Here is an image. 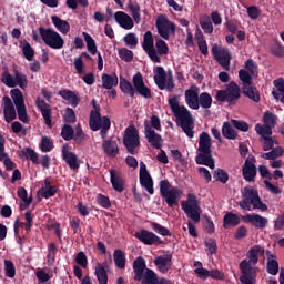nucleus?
Segmentation results:
<instances>
[{
    "label": "nucleus",
    "instance_id": "1",
    "mask_svg": "<svg viewBox=\"0 0 284 284\" xmlns=\"http://www.w3.org/2000/svg\"><path fill=\"white\" fill-rule=\"evenodd\" d=\"M197 155L195 156V163L197 165H206L211 170H214V158L212 156V138L210 133L202 132L200 134Z\"/></svg>",
    "mask_w": 284,
    "mask_h": 284
},
{
    "label": "nucleus",
    "instance_id": "2",
    "mask_svg": "<svg viewBox=\"0 0 284 284\" xmlns=\"http://www.w3.org/2000/svg\"><path fill=\"white\" fill-rule=\"evenodd\" d=\"M237 205L245 212H252V205L253 210H261V212H266L267 210V204L261 201L258 191L254 190L252 186H245L243 189L242 201L237 202Z\"/></svg>",
    "mask_w": 284,
    "mask_h": 284
},
{
    "label": "nucleus",
    "instance_id": "3",
    "mask_svg": "<svg viewBox=\"0 0 284 284\" xmlns=\"http://www.w3.org/2000/svg\"><path fill=\"white\" fill-rule=\"evenodd\" d=\"M263 254H265V247L261 245L252 246L246 253L248 260H243L240 263L241 276H256L254 265L258 264V256H263Z\"/></svg>",
    "mask_w": 284,
    "mask_h": 284
},
{
    "label": "nucleus",
    "instance_id": "4",
    "mask_svg": "<svg viewBox=\"0 0 284 284\" xmlns=\"http://www.w3.org/2000/svg\"><path fill=\"white\" fill-rule=\"evenodd\" d=\"M181 207L187 219H191L193 223H201V213L203 210H201V203L194 193H189L186 195V200L181 202Z\"/></svg>",
    "mask_w": 284,
    "mask_h": 284
},
{
    "label": "nucleus",
    "instance_id": "5",
    "mask_svg": "<svg viewBox=\"0 0 284 284\" xmlns=\"http://www.w3.org/2000/svg\"><path fill=\"white\" fill-rule=\"evenodd\" d=\"M220 103H229V105H236L241 99V87L235 81H231L224 90H219L215 95Z\"/></svg>",
    "mask_w": 284,
    "mask_h": 284
},
{
    "label": "nucleus",
    "instance_id": "6",
    "mask_svg": "<svg viewBox=\"0 0 284 284\" xmlns=\"http://www.w3.org/2000/svg\"><path fill=\"white\" fill-rule=\"evenodd\" d=\"M39 34L45 45L52 50H61L65 45V40L63 37H61L59 32L54 31L53 29L39 27Z\"/></svg>",
    "mask_w": 284,
    "mask_h": 284
},
{
    "label": "nucleus",
    "instance_id": "7",
    "mask_svg": "<svg viewBox=\"0 0 284 284\" xmlns=\"http://www.w3.org/2000/svg\"><path fill=\"white\" fill-rule=\"evenodd\" d=\"M179 125L189 139H194V116L185 105H179Z\"/></svg>",
    "mask_w": 284,
    "mask_h": 284
},
{
    "label": "nucleus",
    "instance_id": "8",
    "mask_svg": "<svg viewBox=\"0 0 284 284\" xmlns=\"http://www.w3.org/2000/svg\"><path fill=\"white\" fill-rule=\"evenodd\" d=\"M123 145L129 154H136V148L141 145V140L139 138V130L134 125L125 129L123 136Z\"/></svg>",
    "mask_w": 284,
    "mask_h": 284
},
{
    "label": "nucleus",
    "instance_id": "9",
    "mask_svg": "<svg viewBox=\"0 0 284 284\" xmlns=\"http://www.w3.org/2000/svg\"><path fill=\"white\" fill-rule=\"evenodd\" d=\"M10 97L16 105L19 121H22V123H28V110L26 109V100L23 99V92H21V90L19 89H12L10 91Z\"/></svg>",
    "mask_w": 284,
    "mask_h": 284
},
{
    "label": "nucleus",
    "instance_id": "10",
    "mask_svg": "<svg viewBox=\"0 0 284 284\" xmlns=\"http://www.w3.org/2000/svg\"><path fill=\"white\" fill-rule=\"evenodd\" d=\"M160 195L165 200L169 207H174L178 204L176 199H179V187H170V181L162 180L160 182Z\"/></svg>",
    "mask_w": 284,
    "mask_h": 284
},
{
    "label": "nucleus",
    "instance_id": "11",
    "mask_svg": "<svg viewBox=\"0 0 284 284\" xmlns=\"http://www.w3.org/2000/svg\"><path fill=\"white\" fill-rule=\"evenodd\" d=\"M142 48L151 61L161 63V57L158 55L156 49H154V36L152 34V31H146L144 33Z\"/></svg>",
    "mask_w": 284,
    "mask_h": 284
},
{
    "label": "nucleus",
    "instance_id": "12",
    "mask_svg": "<svg viewBox=\"0 0 284 284\" xmlns=\"http://www.w3.org/2000/svg\"><path fill=\"white\" fill-rule=\"evenodd\" d=\"M211 52L215 61H217L219 65H221L223 70H226V72H229L230 61H232V54L230 53V50L219 47H212Z\"/></svg>",
    "mask_w": 284,
    "mask_h": 284
},
{
    "label": "nucleus",
    "instance_id": "13",
    "mask_svg": "<svg viewBox=\"0 0 284 284\" xmlns=\"http://www.w3.org/2000/svg\"><path fill=\"white\" fill-rule=\"evenodd\" d=\"M91 105L93 110L90 113L89 125L92 132H99L101 130V121H103V118H101V105L97 103L95 99L91 101Z\"/></svg>",
    "mask_w": 284,
    "mask_h": 284
},
{
    "label": "nucleus",
    "instance_id": "14",
    "mask_svg": "<svg viewBox=\"0 0 284 284\" xmlns=\"http://www.w3.org/2000/svg\"><path fill=\"white\" fill-rule=\"evenodd\" d=\"M140 185L150 194H154V181L150 175V171H148L145 162H140Z\"/></svg>",
    "mask_w": 284,
    "mask_h": 284
},
{
    "label": "nucleus",
    "instance_id": "15",
    "mask_svg": "<svg viewBox=\"0 0 284 284\" xmlns=\"http://www.w3.org/2000/svg\"><path fill=\"white\" fill-rule=\"evenodd\" d=\"M242 221L243 223H248L255 227V230H265L270 223L267 217H263V215L258 213L242 215Z\"/></svg>",
    "mask_w": 284,
    "mask_h": 284
},
{
    "label": "nucleus",
    "instance_id": "16",
    "mask_svg": "<svg viewBox=\"0 0 284 284\" xmlns=\"http://www.w3.org/2000/svg\"><path fill=\"white\" fill-rule=\"evenodd\" d=\"M156 28L162 39H170V34L176 30V26L165 17H160L156 20Z\"/></svg>",
    "mask_w": 284,
    "mask_h": 284
},
{
    "label": "nucleus",
    "instance_id": "17",
    "mask_svg": "<svg viewBox=\"0 0 284 284\" xmlns=\"http://www.w3.org/2000/svg\"><path fill=\"white\" fill-rule=\"evenodd\" d=\"M135 239L140 241L141 243H144V245H162L163 241L159 235L154 234L153 232H150L145 229H142L139 232H135Z\"/></svg>",
    "mask_w": 284,
    "mask_h": 284
},
{
    "label": "nucleus",
    "instance_id": "18",
    "mask_svg": "<svg viewBox=\"0 0 284 284\" xmlns=\"http://www.w3.org/2000/svg\"><path fill=\"white\" fill-rule=\"evenodd\" d=\"M133 88L140 97H143L144 99H152V90L145 85L143 74H141V72L133 75Z\"/></svg>",
    "mask_w": 284,
    "mask_h": 284
},
{
    "label": "nucleus",
    "instance_id": "19",
    "mask_svg": "<svg viewBox=\"0 0 284 284\" xmlns=\"http://www.w3.org/2000/svg\"><path fill=\"white\" fill-rule=\"evenodd\" d=\"M200 92H201V89H199V87H196V85L190 87V89H187V90L184 92L185 103H186V105H187L191 110H199V97H200Z\"/></svg>",
    "mask_w": 284,
    "mask_h": 284
},
{
    "label": "nucleus",
    "instance_id": "20",
    "mask_svg": "<svg viewBox=\"0 0 284 284\" xmlns=\"http://www.w3.org/2000/svg\"><path fill=\"white\" fill-rule=\"evenodd\" d=\"M62 159L70 168V170L77 171L81 168V161L79 160V155L68 150V145H63L62 148Z\"/></svg>",
    "mask_w": 284,
    "mask_h": 284
},
{
    "label": "nucleus",
    "instance_id": "21",
    "mask_svg": "<svg viewBox=\"0 0 284 284\" xmlns=\"http://www.w3.org/2000/svg\"><path fill=\"white\" fill-rule=\"evenodd\" d=\"M36 105L38 110H40L44 123L48 128H52V106L45 102V100L41 98H37Z\"/></svg>",
    "mask_w": 284,
    "mask_h": 284
},
{
    "label": "nucleus",
    "instance_id": "22",
    "mask_svg": "<svg viewBox=\"0 0 284 284\" xmlns=\"http://www.w3.org/2000/svg\"><path fill=\"white\" fill-rule=\"evenodd\" d=\"M144 135L152 148H155V150H161L163 138L161 134L156 133L149 124L144 125Z\"/></svg>",
    "mask_w": 284,
    "mask_h": 284
},
{
    "label": "nucleus",
    "instance_id": "23",
    "mask_svg": "<svg viewBox=\"0 0 284 284\" xmlns=\"http://www.w3.org/2000/svg\"><path fill=\"white\" fill-rule=\"evenodd\" d=\"M146 264H145V258L139 256L134 262H133V272H134V281H145V274L148 273Z\"/></svg>",
    "mask_w": 284,
    "mask_h": 284
},
{
    "label": "nucleus",
    "instance_id": "24",
    "mask_svg": "<svg viewBox=\"0 0 284 284\" xmlns=\"http://www.w3.org/2000/svg\"><path fill=\"white\" fill-rule=\"evenodd\" d=\"M3 101V114H4V121L7 123H11V121H14L17 119V109H14V103H12V99L10 97L4 95L2 98Z\"/></svg>",
    "mask_w": 284,
    "mask_h": 284
},
{
    "label": "nucleus",
    "instance_id": "25",
    "mask_svg": "<svg viewBox=\"0 0 284 284\" xmlns=\"http://www.w3.org/2000/svg\"><path fill=\"white\" fill-rule=\"evenodd\" d=\"M114 19L116 23L120 24V28H123L124 30H132V28H134V20L123 11L115 12Z\"/></svg>",
    "mask_w": 284,
    "mask_h": 284
},
{
    "label": "nucleus",
    "instance_id": "26",
    "mask_svg": "<svg viewBox=\"0 0 284 284\" xmlns=\"http://www.w3.org/2000/svg\"><path fill=\"white\" fill-rule=\"evenodd\" d=\"M242 176L248 183H252L256 179V164H254L250 159H246L242 168Z\"/></svg>",
    "mask_w": 284,
    "mask_h": 284
},
{
    "label": "nucleus",
    "instance_id": "27",
    "mask_svg": "<svg viewBox=\"0 0 284 284\" xmlns=\"http://www.w3.org/2000/svg\"><path fill=\"white\" fill-rule=\"evenodd\" d=\"M154 265L158 267L159 272L162 274H168L170 272V268L172 267V256L166 255H160L154 260Z\"/></svg>",
    "mask_w": 284,
    "mask_h": 284
},
{
    "label": "nucleus",
    "instance_id": "28",
    "mask_svg": "<svg viewBox=\"0 0 284 284\" xmlns=\"http://www.w3.org/2000/svg\"><path fill=\"white\" fill-rule=\"evenodd\" d=\"M154 81L159 90H165V82L168 81V73L163 67H156L154 69Z\"/></svg>",
    "mask_w": 284,
    "mask_h": 284
},
{
    "label": "nucleus",
    "instance_id": "29",
    "mask_svg": "<svg viewBox=\"0 0 284 284\" xmlns=\"http://www.w3.org/2000/svg\"><path fill=\"white\" fill-rule=\"evenodd\" d=\"M110 179L115 192H123V190H125V181H123V178H121V175H119L114 170L110 171Z\"/></svg>",
    "mask_w": 284,
    "mask_h": 284
},
{
    "label": "nucleus",
    "instance_id": "30",
    "mask_svg": "<svg viewBox=\"0 0 284 284\" xmlns=\"http://www.w3.org/2000/svg\"><path fill=\"white\" fill-rule=\"evenodd\" d=\"M118 85H119V77L116 75V73L102 74V88H104V90H112V88H116Z\"/></svg>",
    "mask_w": 284,
    "mask_h": 284
},
{
    "label": "nucleus",
    "instance_id": "31",
    "mask_svg": "<svg viewBox=\"0 0 284 284\" xmlns=\"http://www.w3.org/2000/svg\"><path fill=\"white\" fill-rule=\"evenodd\" d=\"M103 151L111 159H114L119 154V144L114 140H105L102 143Z\"/></svg>",
    "mask_w": 284,
    "mask_h": 284
},
{
    "label": "nucleus",
    "instance_id": "32",
    "mask_svg": "<svg viewBox=\"0 0 284 284\" xmlns=\"http://www.w3.org/2000/svg\"><path fill=\"white\" fill-rule=\"evenodd\" d=\"M51 21L57 30L61 32V34H68L70 32V22L61 19L59 16H52Z\"/></svg>",
    "mask_w": 284,
    "mask_h": 284
},
{
    "label": "nucleus",
    "instance_id": "33",
    "mask_svg": "<svg viewBox=\"0 0 284 284\" xmlns=\"http://www.w3.org/2000/svg\"><path fill=\"white\" fill-rule=\"evenodd\" d=\"M59 94L64 101H68L72 108H77L79 103H81V98L79 95L74 94L71 90H61L59 91Z\"/></svg>",
    "mask_w": 284,
    "mask_h": 284
},
{
    "label": "nucleus",
    "instance_id": "34",
    "mask_svg": "<svg viewBox=\"0 0 284 284\" xmlns=\"http://www.w3.org/2000/svg\"><path fill=\"white\" fill-rule=\"evenodd\" d=\"M242 92L244 97H247V99H251L254 103H258L261 101V93L258 92V89L256 87L247 85L242 87Z\"/></svg>",
    "mask_w": 284,
    "mask_h": 284
},
{
    "label": "nucleus",
    "instance_id": "35",
    "mask_svg": "<svg viewBox=\"0 0 284 284\" xmlns=\"http://www.w3.org/2000/svg\"><path fill=\"white\" fill-rule=\"evenodd\" d=\"M241 223V217L236 213L229 212L223 217V227L227 230L229 227H236Z\"/></svg>",
    "mask_w": 284,
    "mask_h": 284
},
{
    "label": "nucleus",
    "instance_id": "36",
    "mask_svg": "<svg viewBox=\"0 0 284 284\" xmlns=\"http://www.w3.org/2000/svg\"><path fill=\"white\" fill-rule=\"evenodd\" d=\"M128 9L132 14L133 21H135V23H141V6H139V2L129 0Z\"/></svg>",
    "mask_w": 284,
    "mask_h": 284
},
{
    "label": "nucleus",
    "instance_id": "37",
    "mask_svg": "<svg viewBox=\"0 0 284 284\" xmlns=\"http://www.w3.org/2000/svg\"><path fill=\"white\" fill-rule=\"evenodd\" d=\"M142 284H159V277L156 276L153 270H146ZM160 284H172V282L161 280Z\"/></svg>",
    "mask_w": 284,
    "mask_h": 284
},
{
    "label": "nucleus",
    "instance_id": "38",
    "mask_svg": "<svg viewBox=\"0 0 284 284\" xmlns=\"http://www.w3.org/2000/svg\"><path fill=\"white\" fill-rule=\"evenodd\" d=\"M284 149L283 146H276L271 149L267 153H262V159H265L266 161H276L280 159V156H283Z\"/></svg>",
    "mask_w": 284,
    "mask_h": 284
},
{
    "label": "nucleus",
    "instance_id": "39",
    "mask_svg": "<svg viewBox=\"0 0 284 284\" xmlns=\"http://www.w3.org/2000/svg\"><path fill=\"white\" fill-rule=\"evenodd\" d=\"M113 261L119 270H125V252L121 248H116L113 253Z\"/></svg>",
    "mask_w": 284,
    "mask_h": 284
},
{
    "label": "nucleus",
    "instance_id": "40",
    "mask_svg": "<svg viewBox=\"0 0 284 284\" xmlns=\"http://www.w3.org/2000/svg\"><path fill=\"white\" fill-rule=\"evenodd\" d=\"M58 252H59V248L57 247V244L54 242H51L48 244L47 264L49 266L54 265V262L57 261Z\"/></svg>",
    "mask_w": 284,
    "mask_h": 284
},
{
    "label": "nucleus",
    "instance_id": "41",
    "mask_svg": "<svg viewBox=\"0 0 284 284\" xmlns=\"http://www.w3.org/2000/svg\"><path fill=\"white\" fill-rule=\"evenodd\" d=\"M199 109L203 108V110H210V108H212V95H210V93L207 92H202L199 95Z\"/></svg>",
    "mask_w": 284,
    "mask_h": 284
},
{
    "label": "nucleus",
    "instance_id": "42",
    "mask_svg": "<svg viewBox=\"0 0 284 284\" xmlns=\"http://www.w3.org/2000/svg\"><path fill=\"white\" fill-rule=\"evenodd\" d=\"M273 85H275L277 91H272V95L274 97V99H276L278 101V99H284V79L283 78H278L276 80L273 81Z\"/></svg>",
    "mask_w": 284,
    "mask_h": 284
},
{
    "label": "nucleus",
    "instance_id": "43",
    "mask_svg": "<svg viewBox=\"0 0 284 284\" xmlns=\"http://www.w3.org/2000/svg\"><path fill=\"white\" fill-rule=\"evenodd\" d=\"M19 156H26V159H30L34 165H39V153L34 151L32 148H27L26 151H20Z\"/></svg>",
    "mask_w": 284,
    "mask_h": 284
},
{
    "label": "nucleus",
    "instance_id": "44",
    "mask_svg": "<svg viewBox=\"0 0 284 284\" xmlns=\"http://www.w3.org/2000/svg\"><path fill=\"white\" fill-rule=\"evenodd\" d=\"M222 134L225 139L234 140L236 136H239V133H236V130L232 128V124L230 122H224L222 126Z\"/></svg>",
    "mask_w": 284,
    "mask_h": 284
},
{
    "label": "nucleus",
    "instance_id": "45",
    "mask_svg": "<svg viewBox=\"0 0 284 284\" xmlns=\"http://www.w3.org/2000/svg\"><path fill=\"white\" fill-rule=\"evenodd\" d=\"M73 141L77 145H83L84 141H88V134L83 132L81 124H77L75 132L73 133Z\"/></svg>",
    "mask_w": 284,
    "mask_h": 284
},
{
    "label": "nucleus",
    "instance_id": "46",
    "mask_svg": "<svg viewBox=\"0 0 284 284\" xmlns=\"http://www.w3.org/2000/svg\"><path fill=\"white\" fill-rule=\"evenodd\" d=\"M169 106L173 112L174 121L176 125H179V95H174L173 98L169 99Z\"/></svg>",
    "mask_w": 284,
    "mask_h": 284
},
{
    "label": "nucleus",
    "instance_id": "47",
    "mask_svg": "<svg viewBox=\"0 0 284 284\" xmlns=\"http://www.w3.org/2000/svg\"><path fill=\"white\" fill-rule=\"evenodd\" d=\"M95 275L99 284H108V271H105V266L98 264Z\"/></svg>",
    "mask_w": 284,
    "mask_h": 284
},
{
    "label": "nucleus",
    "instance_id": "48",
    "mask_svg": "<svg viewBox=\"0 0 284 284\" xmlns=\"http://www.w3.org/2000/svg\"><path fill=\"white\" fill-rule=\"evenodd\" d=\"M120 90L123 94H128L129 97H134V87L132 82L128 81L126 79L120 80Z\"/></svg>",
    "mask_w": 284,
    "mask_h": 284
},
{
    "label": "nucleus",
    "instance_id": "49",
    "mask_svg": "<svg viewBox=\"0 0 284 284\" xmlns=\"http://www.w3.org/2000/svg\"><path fill=\"white\" fill-rule=\"evenodd\" d=\"M264 125L271 128H276V122L278 121V116L270 111H266L263 116Z\"/></svg>",
    "mask_w": 284,
    "mask_h": 284
},
{
    "label": "nucleus",
    "instance_id": "50",
    "mask_svg": "<svg viewBox=\"0 0 284 284\" xmlns=\"http://www.w3.org/2000/svg\"><path fill=\"white\" fill-rule=\"evenodd\" d=\"M252 77H254V75L245 69H241L239 71V79H240V81H242V88L252 85Z\"/></svg>",
    "mask_w": 284,
    "mask_h": 284
},
{
    "label": "nucleus",
    "instance_id": "51",
    "mask_svg": "<svg viewBox=\"0 0 284 284\" xmlns=\"http://www.w3.org/2000/svg\"><path fill=\"white\" fill-rule=\"evenodd\" d=\"M17 195L21 199V201H23L24 210H28L33 199L32 196L28 197V191L26 190V187H22V186L18 187Z\"/></svg>",
    "mask_w": 284,
    "mask_h": 284
},
{
    "label": "nucleus",
    "instance_id": "52",
    "mask_svg": "<svg viewBox=\"0 0 284 284\" xmlns=\"http://www.w3.org/2000/svg\"><path fill=\"white\" fill-rule=\"evenodd\" d=\"M1 82L4 83L7 88H17V81H14V75L10 74L8 70L2 72Z\"/></svg>",
    "mask_w": 284,
    "mask_h": 284
},
{
    "label": "nucleus",
    "instance_id": "53",
    "mask_svg": "<svg viewBox=\"0 0 284 284\" xmlns=\"http://www.w3.org/2000/svg\"><path fill=\"white\" fill-rule=\"evenodd\" d=\"M213 179L220 183L225 184L227 181H230V174L223 169H216L213 173Z\"/></svg>",
    "mask_w": 284,
    "mask_h": 284
},
{
    "label": "nucleus",
    "instance_id": "54",
    "mask_svg": "<svg viewBox=\"0 0 284 284\" xmlns=\"http://www.w3.org/2000/svg\"><path fill=\"white\" fill-rule=\"evenodd\" d=\"M4 274L7 278H14L17 276V267H14V263L10 260H4Z\"/></svg>",
    "mask_w": 284,
    "mask_h": 284
},
{
    "label": "nucleus",
    "instance_id": "55",
    "mask_svg": "<svg viewBox=\"0 0 284 284\" xmlns=\"http://www.w3.org/2000/svg\"><path fill=\"white\" fill-rule=\"evenodd\" d=\"M82 34L89 52L91 54H97V42H94V38H92L88 32H83Z\"/></svg>",
    "mask_w": 284,
    "mask_h": 284
},
{
    "label": "nucleus",
    "instance_id": "56",
    "mask_svg": "<svg viewBox=\"0 0 284 284\" xmlns=\"http://www.w3.org/2000/svg\"><path fill=\"white\" fill-rule=\"evenodd\" d=\"M23 43L24 44L22 45V54L24 59H27V61H32V59H34V49L28 41L24 40Z\"/></svg>",
    "mask_w": 284,
    "mask_h": 284
},
{
    "label": "nucleus",
    "instance_id": "57",
    "mask_svg": "<svg viewBox=\"0 0 284 284\" xmlns=\"http://www.w3.org/2000/svg\"><path fill=\"white\" fill-rule=\"evenodd\" d=\"M74 128L70 124H64L61 130V136L64 141H72L74 139Z\"/></svg>",
    "mask_w": 284,
    "mask_h": 284
},
{
    "label": "nucleus",
    "instance_id": "58",
    "mask_svg": "<svg viewBox=\"0 0 284 284\" xmlns=\"http://www.w3.org/2000/svg\"><path fill=\"white\" fill-rule=\"evenodd\" d=\"M196 39L197 41V48L201 52V54H203L204 57H207L209 51H207V42L205 41V39H203V33L201 31H199V33H196Z\"/></svg>",
    "mask_w": 284,
    "mask_h": 284
},
{
    "label": "nucleus",
    "instance_id": "59",
    "mask_svg": "<svg viewBox=\"0 0 284 284\" xmlns=\"http://www.w3.org/2000/svg\"><path fill=\"white\" fill-rule=\"evenodd\" d=\"M255 132H257V134L263 139H268L272 136V129L265 124H256Z\"/></svg>",
    "mask_w": 284,
    "mask_h": 284
},
{
    "label": "nucleus",
    "instance_id": "60",
    "mask_svg": "<svg viewBox=\"0 0 284 284\" xmlns=\"http://www.w3.org/2000/svg\"><path fill=\"white\" fill-rule=\"evenodd\" d=\"M14 81L17 83V85H19V88H21V90H26V88H28V75L16 71L14 73Z\"/></svg>",
    "mask_w": 284,
    "mask_h": 284
},
{
    "label": "nucleus",
    "instance_id": "61",
    "mask_svg": "<svg viewBox=\"0 0 284 284\" xmlns=\"http://www.w3.org/2000/svg\"><path fill=\"white\" fill-rule=\"evenodd\" d=\"M54 149V142L48 136H43L40 143L41 152H52Z\"/></svg>",
    "mask_w": 284,
    "mask_h": 284
},
{
    "label": "nucleus",
    "instance_id": "62",
    "mask_svg": "<svg viewBox=\"0 0 284 284\" xmlns=\"http://www.w3.org/2000/svg\"><path fill=\"white\" fill-rule=\"evenodd\" d=\"M155 48H156V54H160V57H163V54H168L169 48L168 43H165L163 40L160 38L155 40Z\"/></svg>",
    "mask_w": 284,
    "mask_h": 284
},
{
    "label": "nucleus",
    "instance_id": "63",
    "mask_svg": "<svg viewBox=\"0 0 284 284\" xmlns=\"http://www.w3.org/2000/svg\"><path fill=\"white\" fill-rule=\"evenodd\" d=\"M266 270L271 276H276V274H278V261L268 260L266 263Z\"/></svg>",
    "mask_w": 284,
    "mask_h": 284
},
{
    "label": "nucleus",
    "instance_id": "64",
    "mask_svg": "<svg viewBox=\"0 0 284 284\" xmlns=\"http://www.w3.org/2000/svg\"><path fill=\"white\" fill-rule=\"evenodd\" d=\"M271 52L274 57H277L278 59H283L284 48L282 47L281 42H275L274 44H272Z\"/></svg>",
    "mask_w": 284,
    "mask_h": 284
}]
</instances>
